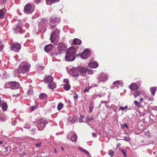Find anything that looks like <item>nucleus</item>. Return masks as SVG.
<instances>
[{"instance_id": "1", "label": "nucleus", "mask_w": 157, "mask_h": 157, "mask_svg": "<svg viewBox=\"0 0 157 157\" xmlns=\"http://www.w3.org/2000/svg\"><path fill=\"white\" fill-rule=\"evenodd\" d=\"M76 52V49L73 47H70L66 51L65 58L66 61H72L75 58V54Z\"/></svg>"}, {"instance_id": "2", "label": "nucleus", "mask_w": 157, "mask_h": 157, "mask_svg": "<svg viewBox=\"0 0 157 157\" xmlns=\"http://www.w3.org/2000/svg\"><path fill=\"white\" fill-rule=\"evenodd\" d=\"M30 65L26 62H23L20 65L18 69L19 74H26L29 71Z\"/></svg>"}, {"instance_id": "3", "label": "nucleus", "mask_w": 157, "mask_h": 157, "mask_svg": "<svg viewBox=\"0 0 157 157\" xmlns=\"http://www.w3.org/2000/svg\"><path fill=\"white\" fill-rule=\"evenodd\" d=\"M60 31L56 29L52 31L50 36L51 42L54 44H56L58 41Z\"/></svg>"}, {"instance_id": "4", "label": "nucleus", "mask_w": 157, "mask_h": 157, "mask_svg": "<svg viewBox=\"0 0 157 157\" xmlns=\"http://www.w3.org/2000/svg\"><path fill=\"white\" fill-rule=\"evenodd\" d=\"M20 86L19 83L15 81L6 82L4 86L5 88H10L13 90L17 89L19 88Z\"/></svg>"}, {"instance_id": "5", "label": "nucleus", "mask_w": 157, "mask_h": 157, "mask_svg": "<svg viewBox=\"0 0 157 157\" xmlns=\"http://www.w3.org/2000/svg\"><path fill=\"white\" fill-rule=\"evenodd\" d=\"M48 122L45 119H40L38 121L37 127L39 130H41L45 126Z\"/></svg>"}, {"instance_id": "6", "label": "nucleus", "mask_w": 157, "mask_h": 157, "mask_svg": "<svg viewBox=\"0 0 157 157\" xmlns=\"http://www.w3.org/2000/svg\"><path fill=\"white\" fill-rule=\"evenodd\" d=\"M21 48V46L20 44L17 42L12 44L10 46L11 49L16 52L19 51Z\"/></svg>"}, {"instance_id": "7", "label": "nucleus", "mask_w": 157, "mask_h": 157, "mask_svg": "<svg viewBox=\"0 0 157 157\" xmlns=\"http://www.w3.org/2000/svg\"><path fill=\"white\" fill-rule=\"evenodd\" d=\"M108 79V76L105 73H102L99 76L98 78L99 82H104Z\"/></svg>"}, {"instance_id": "8", "label": "nucleus", "mask_w": 157, "mask_h": 157, "mask_svg": "<svg viewBox=\"0 0 157 157\" xmlns=\"http://www.w3.org/2000/svg\"><path fill=\"white\" fill-rule=\"evenodd\" d=\"M79 75L81 76H85L88 71V69L84 67H78Z\"/></svg>"}, {"instance_id": "9", "label": "nucleus", "mask_w": 157, "mask_h": 157, "mask_svg": "<svg viewBox=\"0 0 157 157\" xmlns=\"http://www.w3.org/2000/svg\"><path fill=\"white\" fill-rule=\"evenodd\" d=\"M72 76L74 77H78L79 76L78 67L76 68H72L71 69Z\"/></svg>"}, {"instance_id": "10", "label": "nucleus", "mask_w": 157, "mask_h": 157, "mask_svg": "<svg viewBox=\"0 0 157 157\" xmlns=\"http://www.w3.org/2000/svg\"><path fill=\"white\" fill-rule=\"evenodd\" d=\"M67 49V45L65 44L60 43L58 45V51L61 53L63 52Z\"/></svg>"}, {"instance_id": "11", "label": "nucleus", "mask_w": 157, "mask_h": 157, "mask_svg": "<svg viewBox=\"0 0 157 157\" xmlns=\"http://www.w3.org/2000/svg\"><path fill=\"white\" fill-rule=\"evenodd\" d=\"M90 53V51L88 49H86L82 54L81 57L83 59L87 58L89 57Z\"/></svg>"}, {"instance_id": "12", "label": "nucleus", "mask_w": 157, "mask_h": 157, "mask_svg": "<svg viewBox=\"0 0 157 157\" xmlns=\"http://www.w3.org/2000/svg\"><path fill=\"white\" fill-rule=\"evenodd\" d=\"M60 20L59 18L57 17H52L51 18L50 22L52 24L58 23L60 22Z\"/></svg>"}, {"instance_id": "13", "label": "nucleus", "mask_w": 157, "mask_h": 157, "mask_svg": "<svg viewBox=\"0 0 157 157\" xmlns=\"http://www.w3.org/2000/svg\"><path fill=\"white\" fill-rule=\"evenodd\" d=\"M53 78L52 77L49 75L46 76L44 80V82L45 83H50L52 82L53 81Z\"/></svg>"}, {"instance_id": "14", "label": "nucleus", "mask_w": 157, "mask_h": 157, "mask_svg": "<svg viewBox=\"0 0 157 157\" xmlns=\"http://www.w3.org/2000/svg\"><path fill=\"white\" fill-rule=\"evenodd\" d=\"M132 90H136L138 89L139 86H137L136 83H132L129 86Z\"/></svg>"}, {"instance_id": "15", "label": "nucleus", "mask_w": 157, "mask_h": 157, "mask_svg": "<svg viewBox=\"0 0 157 157\" xmlns=\"http://www.w3.org/2000/svg\"><path fill=\"white\" fill-rule=\"evenodd\" d=\"M123 83L119 81H116L113 83V86H112V88H115L116 87V89L119 88L118 85L122 86Z\"/></svg>"}, {"instance_id": "16", "label": "nucleus", "mask_w": 157, "mask_h": 157, "mask_svg": "<svg viewBox=\"0 0 157 157\" xmlns=\"http://www.w3.org/2000/svg\"><path fill=\"white\" fill-rule=\"evenodd\" d=\"M98 64L97 62H93L90 63L88 64V66L92 68H96L98 67Z\"/></svg>"}, {"instance_id": "17", "label": "nucleus", "mask_w": 157, "mask_h": 157, "mask_svg": "<svg viewBox=\"0 0 157 157\" xmlns=\"http://www.w3.org/2000/svg\"><path fill=\"white\" fill-rule=\"evenodd\" d=\"M53 48V45L51 44H49L46 45L44 47L45 51L47 52L50 51Z\"/></svg>"}, {"instance_id": "18", "label": "nucleus", "mask_w": 157, "mask_h": 157, "mask_svg": "<svg viewBox=\"0 0 157 157\" xmlns=\"http://www.w3.org/2000/svg\"><path fill=\"white\" fill-rule=\"evenodd\" d=\"M31 6L30 5H26L24 8V12L25 13H28L30 10Z\"/></svg>"}, {"instance_id": "19", "label": "nucleus", "mask_w": 157, "mask_h": 157, "mask_svg": "<svg viewBox=\"0 0 157 157\" xmlns=\"http://www.w3.org/2000/svg\"><path fill=\"white\" fill-rule=\"evenodd\" d=\"M151 113L153 116H155L157 115V107L154 106L153 109L151 111Z\"/></svg>"}, {"instance_id": "20", "label": "nucleus", "mask_w": 157, "mask_h": 157, "mask_svg": "<svg viewBox=\"0 0 157 157\" xmlns=\"http://www.w3.org/2000/svg\"><path fill=\"white\" fill-rule=\"evenodd\" d=\"M60 0H46L47 5H50L53 3H56L59 1Z\"/></svg>"}, {"instance_id": "21", "label": "nucleus", "mask_w": 157, "mask_h": 157, "mask_svg": "<svg viewBox=\"0 0 157 157\" xmlns=\"http://www.w3.org/2000/svg\"><path fill=\"white\" fill-rule=\"evenodd\" d=\"M39 98L41 100H45L47 98V96L46 94L43 93L39 95Z\"/></svg>"}, {"instance_id": "22", "label": "nucleus", "mask_w": 157, "mask_h": 157, "mask_svg": "<svg viewBox=\"0 0 157 157\" xmlns=\"http://www.w3.org/2000/svg\"><path fill=\"white\" fill-rule=\"evenodd\" d=\"M21 29V27L20 25H17L16 27L13 30L14 33H18L20 32Z\"/></svg>"}, {"instance_id": "23", "label": "nucleus", "mask_w": 157, "mask_h": 157, "mask_svg": "<svg viewBox=\"0 0 157 157\" xmlns=\"http://www.w3.org/2000/svg\"><path fill=\"white\" fill-rule=\"evenodd\" d=\"M48 86L49 88L52 89H53L56 87V84L53 82L49 83Z\"/></svg>"}, {"instance_id": "24", "label": "nucleus", "mask_w": 157, "mask_h": 157, "mask_svg": "<svg viewBox=\"0 0 157 157\" xmlns=\"http://www.w3.org/2000/svg\"><path fill=\"white\" fill-rule=\"evenodd\" d=\"M43 22V21H41L40 22H39L38 24L39 27V29L40 30V31H42V28H45V26L44 25L45 24L43 23H42Z\"/></svg>"}, {"instance_id": "25", "label": "nucleus", "mask_w": 157, "mask_h": 157, "mask_svg": "<svg viewBox=\"0 0 157 157\" xmlns=\"http://www.w3.org/2000/svg\"><path fill=\"white\" fill-rule=\"evenodd\" d=\"M2 110L3 111H5L7 108V105L6 103H1Z\"/></svg>"}, {"instance_id": "26", "label": "nucleus", "mask_w": 157, "mask_h": 157, "mask_svg": "<svg viewBox=\"0 0 157 157\" xmlns=\"http://www.w3.org/2000/svg\"><path fill=\"white\" fill-rule=\"evenodd\" d=\"M73 42L74 44H75L80 45L81 43V41L80 40L78 39H75L73 40Z\"/></svg>"}, {"instance_id": "27", "label": "nucleus", "mask_w": 157, "mask_h": 157, "mask_svg": "<svg viewBox=\"0 0 157 157\" xmlns=\"http://www.w3.org/2000/svg\"><path fill=\"white\" fill-rule=\"evenodd\" d=\"M77 137L76 134L75 133L73 136H72L71 138V141L74 142V141L75 142H76L77 140Z\"/></svg>"}, {"instance_id": "28", "label": "nucleus", "mask_w": 157, "mask_h": 157, "mask_svg": "<svg viewBox=\"0 0 157 157\" xmlns=\"http://www.w3.org/2000/svg\"><path fill=\"white\" fill-rule=\"evenodd\" d=\"M93 118L90 115H87L86 117V121H93Z\"/></svg>"}, {"instance_id": "29", "label": "nucleus", "mask_w": 157, "mask_h": 157, "mask_svg": "<svg viewBox=\"0 0 157 157\" xmlns=\"http://www.w3.org/2000/svg\"><path fill=\"white\" fill-rule=\"evenodd\" d=\"M156 90V87H151L150 89V91H151V94L153 95H155V92Z\"/></svg>"}, {"instance_id": "30", "label": "nucleus", "mask_w": 157, "mask_h": 157, "mask_svg": "<svg viewBox=\"0 0 157 157\" xmlns=\"http://www.w3.org/2000/svg\"><path fill=\"white\" fill-rule=\"evenodd\" d=\"M5 10L4 9L0 10V18H2L4 17Z\"/></svg>"}, {"instance_id": "31", "label": "nucleus", "mask_w": 157, "mask_h": 157, "mask_svg": "<svg viewBox=\"0 0 157 157\" xmlns=\"http://www.w3.org/2000/svg\"><path fill=\"white\" fill-rule=\"evenodd\" d=\"M9 77L8 74L6 72L3 71L2 73V77L3 78L6 79Z\"/></svg>"}, {"instance_id": "32", "label": "nucleus", "mask_w": 157, "mask_h": 157, "mask_svg": "<svg viewBox=\"0 0 157 157\" xmlns=\"http://www.w3.org/2000/svg\"><path fill=\"white\" fill-rule=\"evenodd\" d=\"M29 89L28 90L27 93L29 95H31L33 93V90L32 87L31 85H29Z\"/></svg>"}, {"instance_id": "33", "label": "nucleus", "mask_w": 157, "mask_h": 157, "mask_svg": "<svg viewBox=\"0 0 157 157\" xmlns=\"http://www.w3.org/2000/svg\"><path fill=\"white\" fill-rule=\"evenodd\" d=\"M70 86L69 84H65L64 85V89L66 90H70Z\"/></svg>"}, {"instance_id": "34", "label": "nucleus", "mask_w": 157, "mask_h": 157, "mask_svg": "<svg viewBox=\"0 0 157 157\" xmlns=\"http://www.w3.org/2000/svg\"><path fill=\"white\" fill-rule=\"evenodd\" d=\"M63 104L62 102H59V103L57 109L58 110H60L63 107Z\"/></svg>"}, {"instance_id": "35", "label": "nucleus", "mask_w": 157, "mask_h": 157, "mask_svg": "<svg viewBox=\"0 0 157 157\" xmlns=\"http://www.w3.org/2000/svg\"><path fill=\"white\" fill-rule=\"evenodd\" d=\"M140 94V92L139 91H135L134 94H133V95H134V97L135 98H136L137 97H138V96H139Z\"/></svg>"}, {"instance_id": "36", "label": "nucleus", "mask_w": 157, "mask_h": 157, "mask_svg": "<svg viewBox=\"0 0 157 157\" xmlns=\"http://www.w3.org/2000/svg\"><path fill=\"white\" fill-rule=\"evenodd\" d=\"M94 106V104L92 103H91L89 107V113H90L92 112Z\"/></svg>"}, {"instance_id": "37", "label": "nucleus", "mask_w": 157, "mask_h": 157, "mask_svg": "<svg viewBox=\"0 0 157 157\" xmlns=\"http://www.w3.org/2000/svg\"><path fill=\"white\" fill-rule=\"evenodd\" d=\"M61 53H62L61 52L58 51V52H55L53 54V57H56L58 55H60Z\"/></svg>"}, {"instance_id": "38", "label": "nucleus", "mask_w": 157, "mask_h": 157, "mask_svg": "<svg viewBox=\"0 0 157 157\" xmlns=\"http://www.w3.org/2000/svg\"><path fill=\"white\" fill-rule=\"evenodd\" d=\"M108 154L111 157H113L114 155V152L111 150H109L108 151Z\"/></svg>"}, {"instance_id": "39", "label": "nucleus", "mask_w": 157, "mask_h": 157, "mask_svg": "<svg viewBox=\"0 0 157 157\" xmlns=\"http://www.w3.org/2000/svg\"><path fill=\"white\" fill-rule=\"evenodd\" d=\"M4 47L3 44L2 42V40H0V51H2Z\"/></svg>"}, {"instance_id": "40", "label": "nucleus", "mask_w": 157, "mask_h": 157, "mask_svg": "<svg viewBox=\"0 0 157 157\" xmlns=\"http://www.w3.org/2000/svg\"><path fill=\"white\" fill-rule=\"evenodd\" d=\"M79 149L82 152H83L84 153H86L87 154L90 155L89 153L87 151H86L84 149H83L81 147H79Z\"/></svg>"}, {"instance_id": "41", "label": "nucleus", "mask_w": 157, "mask_h": 157, "mask_svg": "<svg viewBox=\"0 0 157 157\" xmlns=\"http://www.w3.org/2000/svg\"><path fill=\"white\" fill-rule=\"evenodd\" d=\"M91 88V86H88L87 87H86L84 90V92L85 93L86 92H88L89 90Z\"/></svg>"}, {"instance_id": "42", "label": "nucleus", "mask_w": 157, "mask_h": 157, "mask_svg": "<svg viewBox=\"0 0 157 157\" xmlns=\"http://www.w3.org/2000/svg\"><path fill=\"white\" fill-rule=\"evenodd\" d=\"M128 108V106L127 105L125 106L124 107H123L121 106L120 107L119 110H121L123 111L124 110L127 109Z\"/></svg>"}, {"instance_id": "43", "label": "nucleus", "mask_w": 157, "mask_h": 157, "mask_svg": "<svg viewBox=\"0 0 157 157\" xmlns=\"http://www.w3.org/2000/svg\"><path fill=\"white\" fill-rule=\"evenodd\" d=\"M144 135L148 137H150V133L149 131L145 132H144Z\"/></svg>"}, {"instance_id": "44", "label": "nucleus", "mask_w": 157, "mask_h": 157, "mask_svg": "<svg viewBox=\"0 0 157 157\" xmlns=\"http://www.w3.org/2000/svg\"><path fill=\"white\" fill-rule=\"evenodd\" d=\"M123 140L128 141L130 140V139L128 136H124V139H123Z\"/></svg>"}, {"instance_id": "45", "label": "nucleus", "mask_w": 157, "mask_h": 157, "mask_svg": "<svg viewBox=\"0 0 157 157\" xmlns=\"http://www.w3.org/2000/svg\"><path fill=\"white\" fill-rule=\"evenodd\" d=\"M121 151L123 153L124 156V157H127V155L126 154V151H124V150L123 149H120Z\"/></svg>"}, {"instance_id": "46", "label": "nucleus", "mask_w": 157, "mask_h": 157, "mask_svg": "<svg viewBox=\"0 0 157 157\" xmlns=\"http://www.w3.org/2000/svg\"><path fill=\"white\" fill-rule=\"evenodd\" d=\"M134 103L136 106H138L139 107H140V102H138L136 101H134Z\"/></svg>"}, {"instance_id": "47", "label": "nucleus", "mask_w": 157, "mask_h": 157, "mask_svg": "<svg viewBox=\"0 0 157 157\" xmlns=\"http://www.w3.org/2000/svg\"><path fill=\"white\" fill-rule=\"evenodd\" d=\"M29 108L31 111H32L34 110L35 109H36V106H33L30 107Z\"/></svg>"}, {"instance_id": "48", "label": "nucleus", "mask_w": 157, "mask_h": 157, "mask_svg": "<svg viewBox=\"0 0 157 157\" xmlns=\"http://www.w3.org/2000/svg\"><path fill=\"white\" fill-rule=\"evenodd\" d=\"M76 119V117L74 116L72 118V119L71 120V121L72 123H74Z\"/></svg>"}, {"instance_id": "49", "label": "nucleus", "mask_w": 157, "mask_h": 157, "mask_svg": "<svg viewBox=\"0 0 157 157\" xmlns=\"http://www.w3.org/2000/svg\"><path fill=\"white\" fill-rule=\"evenodd\" d=\"M88 74L90 75H92L93 74V71L91 70L88 69L87 71Z\"/></svg>"}, {"instance_id": "50", "label": "nucleus", "mask_w": 157, "mask_h": 157, "mask_svg": "<svg viewBox=\"0 0 157 157\" xmlns=\"http://www.w3.org/2000/svg\"><path fill=\"white\" fill-rule=\"evenodd\" d=\"M83 116H82V115L80 116V118L79 121V122L81 123L83 121L82 119L83 118Z\"/></svg>"}, {"instance_id": "51", "label": "nucleus", "mask_w": 157, "mask_h": 157, "mask_svg": "<svg viewBox=\"0 0 157 157\" xmlns=\"http://www.w3.org/2000/svg\"><path fill=\"white\" fill-rule=\"evenodd\" d=\"M52 23H51L50 24V28L51 29H53V28H55L56 26L55 25H52Z\"/></svg>"}, {"instance_id": "52", "label": "nucleus", "mask_w": 157, "mask_h": 157, "mask_svg": "<svg viewBox=\"0 0 157 157\" xmlns=\"http://www.w3.org/2000/svg\"><path fill=\"white\" fill-rule=\"evenodd\" d=\"M97 94H94L92 96V100H94L96 98H97Z\"/></svg>"}, {"instance_id": "53", "label": "nucleus", "mask_w": 157, "mask_h": 157, "mask_svg": "<svg viewBox=\"0 0 157 157\" xmlns=\"http://www.w3.org/2000/svg\"><path fill=\"white\" fill-rule=\"evenodd\" d=\"M33 1L36 4H38L40 2V0H33Z\"/></svg>"}, {"instance_id": "54", "label": "nucleus", "mask_w": 157, "mask_h": 157, "mask_svg": "<svg viewBox=\"0 0 157 157\" xmlns=\"http://www.w3.org/2000/svg\"><path fill=\"white\" fill-rule=\"evenodd\" d=\"M64 81L66 83V84H68L69 80L67 79H64Z\"/></svg>"}, {"instance_id": "55", "label": "nucleus", "mask_w": 157, "mask_h": 157, "mask_svg": "<svg viewBox=\"0 0 157 157\" xmlns=\"http://www.w3.org/2000/svg\"><path fill=\"white\" fill-rule=\"evenodd\" d=\"M24 127L25 128H30V126L29 125H25L24 126Z\"/></svg>"}, {"instance_id": "56", "label": "nucleus", "mask_w": 157, "mask_h": 157, "mask_svg": "<svg viewBox=\"0 0 157 157\" xmlns=\"http://www.w3.org/2000/svg\"><path fill=\"white\" fill-rule=\"evenodd\" d=\"M41 144V143L40 142H39L37 143L35 145L37 147H39L40 146Z\"/></svg>"}, {"instance_id": "57", "label": "nucleus", "mask_w": 157, "mask_h": 157, "mask_svg": "<svg viewBox=\"0 0 157 157\" xmlns=\"http://www.w3.org/2000/svg\"><path fill=\"white\" fill-rule=\"evenodd\" d=\"M0 119L1 120H2V121H5V120H6L7 119V117H6V118L5 119H4L3 118H2V116H1L0 115Z\"/></svg>"}, {"instance_id": "58", "label": "nucleus", "mask_w": 157, "mask_h": 157, "mask_svg": "<svg viewBox=\"0 0 157 157\" xmlns=\"http://www.w3.org/2000/svg\"><path fill=\"white\" fill-rule=\"evenodd\" d=\"M92 136L94 138H95L97 137V134L95 133H92Z\"/></svg>"}, {"instance_id": "59", "label": "nucleus", "mask_w": 157, "mask_h": 157, "mask_svg": "<svg viewBox=\"0 0 157 157\" xmlns=\"http://www.w3.org/2000/svg\"><path fill=\"white\" fill-rule=\"evenodd\" d=\"M136 84H137V86L139 85H140L141 83V82L140 81H138L136 83Z\"/></svg>"}, {"instance_id": "60", "label": "nucleus", "mask_w": 157, "mask_h": 157, "mask_svg": "<svg viewBox=\"0 0 157 157\" xmlns=\"http://www.w3.org/2000/svg\"><path fill=\"white\" fill-rule=\"evenodd\" d=\"M123 127H126V128H128V126L126 124H124L123 125Z\"/></svg>"}, {"instance_id": "61", "label": "nucleus", "mask_w": 157, "mask_h": 157, "mask_svg": "<svg viewBox=\"0 0 157 157\" xmlns=\"http://www.w3.org/2000/svg\"><path fill=\"white\" fill-rule=\"evenodd\" d=\"M2 118H3L4 119H5V118H6V117H7V119L8 118L6 116V115H2Z\"/></svg>"}, {"instance_id": "62", "label": "nucleus", "mask_w": 157, "mask_h": 157, "mask_svg": "<svg viewBox=\"0 0 157 157\" xmlns=\"http://www.w3.org/2000/svg\"><path fill=\"white\" fill-rule=\"evenodd\" d=\"M78 98V95L76 94V95L75 96H74V98H75V99H77Z\"/></svg>"}, {"instance_id": "63", "label": "nucleus", "mask_w": 157, "mask_h": 157, "mask_svg": "<svg viewBox=\"0 0 157 157\" xmlns=\"http://www.w3.org/2000/svg\"><path fill=\"white\" fill-rule=\"evenodd\" d=\"M5 152H7L8 150V149L7 147H6L5 148Z\"/></svg>"}, {"instance_id": "64", "label": "nucleus", "mask_w": 157, "mask_h": 157, "mask_svg": "<svg viewBox=\"0 0 157 157\" xmlns=\"http://www.w3.org/2000/svg\"><path fill=\"white\" fill-rule=\"evenodd\" d=\"M121 144L120 143H118L117 145V147H120L121 146Z\"/></svg>"}]
</instances>
